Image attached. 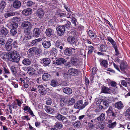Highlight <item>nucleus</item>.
I'll use <instances>...</instances> for the list:
<instances>
[{
  "mask_svg": "<svg viewBox=\"0 0 130 130\" xmlns=\"http://www.w3.org/2000/svg\"><path fill=\"white\" fill-rule=\"evenodd\" d=\"M81 125V123L80 122H77L74 124V127L76 128H78L80 127Z\"/></svg>",
  "mask_w": 130,
  "mask_h": 130,
  "instance_id": "nucleus-54",
  "label": "nucleus"
},
{
  "mask_svg": "<svg viewBox=\"0 0 130 130\" xmlns=\"http://www.w3.org/2000/svg\"><path fill=\"white\" fill-rule=\"evenodd\" d=\"M114 105L115 107L119 110L122 109L124 107L123 104L121 101L115 103Z\"/></svg>",
  "mask_w": 130,
  "mask_h": 130,
  "instance_id": "nucleus-13",
  "label": "nucleus"
},
{
  "mask_svg": "<svg viewBox=\"0 0 130 130\" xmlns=\"http://www.w3.org/2000/svg\"><path fill=\"white\" fill-rule=\"evenodd\" d=\"M68 98L66 96H63L60 100V105L62 107L66 105L67 103Z\"/></svg>",
  "mask_w": 130,
  "mask_h": 130,
  "instance_id": "nucleus-10",
  "label": "nucleus"
},
{
  "mask_svg": "<svg viewBox=\"0 0 130 130\" xmlns=\"http://www.w3.org/2000/svg\"><path fill=\"white\" fill-rule=\"evenodd\" d=\"M72 48H66L64 51V53L65 54L68 56L71 55L72 53ZM73 49H74L72 48Z\"/></svg>",
  "mask_w": 130,
  "mask_h": 130,
  "instance_id": "nucleus-15",
  "label": "nucleus"
},
{
  "mask_svg": "<svg viewBox=\"0 0 130 130\" xmlns=\"http://www.w3.org/2000/svg\"><path fill=\"white\" fill-rule=\"evenodd\" d=\"M10 69L12 74L15 75L17 73L16 68L15 66H12L10 68Z\"/></svg>",
  "mask_w": 130,
  "mask_h": 130,
  "instance_id": "nucleus-44",
  "label": "nucleus"
},
{
  "mask_svg": "<svg viewBox=\"0 0 130 130\" xmlns=\"http://www.w3.org/2000/svg\"><path fill=\"white\" fill-rule=\"evenodd\" d=\"M6 2L3 0L0 2V11L2 12L5 8Z\"/></svg>",
  "mask_w": 130,
  "mask_h": 130,
  "instance_id": "nucleus-27",
  "label": "nucleus"
},
{
  "mask_svg": "<svg viewBox=\"0 0 130 130\" xmlns=\"http://www.w3.org/2000/svg\"><path fill=\"white\" fill-rule=\"evenodd\" d=\"M41 61H42L43 64L44 66H48L50 63L51 61L48 58H45L42 59Z\"/></svg>",
  "mask_w": 130,
  "mask_h": 130,
  "instance_id": "nucleus-17",
  "label": "nucleus"
},
{
  "mask_svg": "<svg viewBox=\"0 0 130 130\" xmlns=\"http://www.w3.org/2000/svg\"><path fill=\"white\" fill-rule=\"evenodd\" d=\"M18 25L17 23L15 22H13L11 24L10 27L11 29H17Z\"/></svg>",
  "mask_w": 130,
  "mask_h": 130,
  "instance_id": "nucleus-49",
  "label": "nucleus"
},
{
  "mask_svg": "<svg viewBox=\"0 0 130 130\" xmlns=\"http://www.w3.org/2000/svg\"><path fill=\"white\" fill-rule=\"evenodd\" d=\"M75 102V99L73 98H71L68 101V104L69 105H72L74 104Z\"/></svg>",
  "mask_w": 130,
  "mask_h": 130,
  "instance_id": "nucleus-58",
  "label": "nucleus"
},
{
  "mask_svg": "<svg viewBox=\"0 0 130 130\" xmlns=\"http://www.w3.org/2000/svg\"><path fill=\"white\" fill-rule=\"evenodd\" d=\"M21 26L24 29V33L26 34L29 33L32 27L31 23L27 21L23 22L21 24Z\"/></svg>",
  "mask_w": 130,
  "mask_h": 130,
  "instance_id": "nucleus-4",
  "label": "nucleus"
},
{
  "mask_svg": "<svg viewBox=\"0 0 130 130\" xmlns=\"http://www.w3.org/2000/svg\"><path fill=\"white\" fill-rule=\"evenodd\" d=\"M57 50L54 48H53L50 51V55L52 56V57H55L57 55Z\"/></svg>",
  "mask_w": 130,
  "mask_h": 130,
  "instance_id": "nucleus-35",
  "label": "nucleus"
},
{
  "mask_svg": "<svg viewBox=\"0 0 130 130\" xmlns=\"http://www.w3.org/2000/svg\"><path fill=\"white\" fill-rule=\"evenodd\" d=\"M42 40L41 38H39L33 40L31 42V44L33 46H36L37 45L38 43L41 41Z\"/></svg>",
  "mask_w": 130,
  "mask_h": 130,
  "instance_id": "nucleus-36",
  "label": "nucleus"
},
{
  "mask_svg": "<svg viewBox=\"0 0 130 130\" xmlns=\"http://www.w3.org/2000/svg\"><path fill=\"white\" fill-rule=\"evenodd\" d=\"M35 3L29 0L27 2V6L29 7H32L35 5Z\"/></svg>",
  "mask_w": 130,
  "mask_h": 130,
  "instance_id": "nucleus-43",
  "label": "nucleus"
},
{
  "mask_svg": "<svg viewBox=\"0 0 130 130\" xmlns=\"http://www.w3.org/2000/svg\"><path fill=\"white\" fill-rule=\"evenodd\" d=\"M63 91L64 93L69 95L71 94L72 92V91L71 89L67 87L63 89Z\"/></svg>",
  "mask_w": 130,
  "mask_h": 130,
  "instance_id": "nucleus-33",
  "label": "nucleus"
},
{
  "mask_svg": "<svg viewBox=\"0 0 130 130\" xmlns=\"http://www.w3.org/2000/svg\"><path fill=\"white\" fill-rule=\"evenodd\" d=\"M120 70L121 71L124 72L129 68L128 65L126 62H122L120 65Z\"/></svg>",
  "mask_w": 130,
  "mask_h": 130,
  "instance_id": "nucleus-5",
  "label": "nucleus"
},
{
  "mask_svg": "<svg viewBox=\"0 0 130 130\" xmlns=\"http://www.w3.org/2000/svg\"><path fill=\"white\" fill-rule=\"evenodd\" d=\"M25 34L26 35L25 37H26L27 39H29L31 38L32 37L30 34V31H29V33Z\"/></svg>",
  "mask_w": 130,
  "mask_h": 130,
  "instance_id": "nucleus-59",
  "label": "nucleus"
},
{
  "mask_svg": "<svg viewBox=\"0 0 130 130\" xmlns=\"http://www.w3.org/2000/svg\"><path fill=\"white\" fill-rule=\"evenodd\" d=\"M63 76L64 78L69 80L71 78V75L69 73L68 74V73H65L63 74Z\"/></svg>",
  "mask_w": 130,
  "mask_h": 130,
  "instance_id": "nucleus-50",
  "label": "nucleus"
},
{
  "mask_svg": "<svg viewBox=\"0 0 130 130\" xmlns=\"http://www.w3.org/2000/svg\"><path fill=\"white\" fill-rule=\"evenodd\" d=\"M8 32L7 29L3 28L0 30V37H5Z\"/></svg>",
  "mask_w": 130,
  "mask_h": 130,
  "instance_id": "nucleus-22",
  "label": "nucleus"
},
{
  "mask_svg": "<svg viewBox=\"0 0 130 130\" xmlns=\"http://www.w3.org/2000/svg\"><path fill=\"white\" fill-rule=\"evenodd\" d=\"M57 33L59 35H63L65 31V27L64 26H58L56 28Z\"/></svg>",
  "mask_w": 130,
  "mask_h": 130,
  "instance_id": "nucleus-8",
  "label": "nucleus"
},
{
  "mask_svg": "<svg viewBox=\"0 0 130 130\" xmlns=\"http://www.w3.org/2000/svg\"><path fill=\"white\" fill-rule=\"evenodd\" d=\"M100 64L101 66H103L105 68H107L108 66V62L106 60H102L100 61Z\"/></svg>",
  "mask_w": 130,
  "mask_h": 130,
  "instance_id": "nucleus-39",
  "label": "nucleus"
},
{
  "mask_svg": "<svg viewBox=\"0 0 130 130\" xmlns=\"http://www.w3.org/2000/svg\"><path fill=\"white\" fill-rule=\"evenodd\" d=\"M15 102L17 103V106L19 107H21V106L22 104L23 103V102L20 101L18 99H16Z\"/></svg>",
  "mask_w": 130,
  "mask_h": 130,
  "instance_id": "nucleus-52",
  "label": "nucleus"
},
{
  "mask_svg": "<svg viewBox=\"0 0 130 130\" xmlns=\"http://www.w3.org/2000/svg\"><path fill=\"white\" fill-rule=\"evenodd\" d=\"M116 122H115L113 123H111L108 125V127L109 128H113L116 125Z\"/></svg>",
  "mask_w": 130,
  "mask_h": 130,
  "instance_id": "nucleus-55",
  "label": "nucleus"
},
{
  "mask_svg": "<svg viewBox=\"0 0 130 130\" xmlns=\"http://www.w3.org/2000/svg\"><path fill=\"white\" fill-rule=\"evenodd\" d=\"M69 119L72 121H74L76 119V116L74 115L70 116H68Z\"/></svg>",
  "mask_w": 130,
  "mask_h": 130,
  "instance_id": "nucleus-60",
  "label": "nucleus"
},
{
  "mask_svg": "<svg viewBox=\"0 0 130 130\" xmlns=\"http://www.w3.org/2000/svg\"><path fill=\"white\" fill-rule=\"evenodd\" d=\"M105 118V116L104 114L102 113L97 118L98 120L99 121H102Z\"/></svg>",
  "mask_w": 130,
  "mask_h": 130,
  "instance_id": "nucleus-40",
  "label": "nucleus"
},
{
  "mask_svg": "<svg viewBox=\"0 0 130 130\" xmlns=\"http://www.w3.org/2000/svg\"><path fill=\"white\" fill-rule=\"evenodd\" d=\"M69 73L72 76L77 75L79 72V71L76 69L71 68L68 70Z\"/></svg>",
  "mask_w": 130,
  "mask_h": 130,
  "instance_id": "nucleus-9",
  "label": "nucleus"
},
{
  "mask_svg": "<svg viewBox=\"0 0 130 130\" xmlns=\"http://www.w3.org/2000/svg\"><path fill=\"white\" fill-rule=\"evenodd\" d=\"M69 109L66 108H63L61 110L60 112L62 114L66 115L69 112ZM73 111V110H71L70 111H69L70 113H71V112H72Z\"/></svg>",
  "mask_w": 130,
  "mask_h": 130,
  "instance_id": "nucleus-31",
  "label": "nucleus"
},
{
  "mask_svg": "<svg viewBox=\"0 0 130 130\" xmlns=\"http://www.w3.org/2000/svg\"><path fill=\"white\" fill-rule=\"evenodd\" d=\"M110 89L108 88L107 87L103 86L102 87V91L103 93H110Z\"/></svg>",
  "mask_w": 130,
  "mask_h": 130,
  "instance_id": "nucleus-30",
  "label": "nucleus"
},
{
  "mask_svg": "<svg viewBox=\"0 0 130 130\" xmlns=\"http://www.w3.org/2000/svg\"><path fill=\"white\" fill-rule=\"evenodd\" d=\"M42 79L44 81H47L50 79V74L48 73H44L42 76Z\"/></svg>",
  "mask_w": 130,
  "mask_h": 130,
  "instance_id": "nucleus-18",
  "label": "nucleus"
},
{
  "mask_svg": "<svg viewBox=\"0 0 130 130\" xmlns=\"http://www.w3.org/2000/svg\"><path fill=\"white\" fill-rule=\"evenodd\" d=\"M88 34L90 37L93 40L97 38V36L95 33L91 30H89L88 32ZM97 39H98L97 38Z\"/></svg>",
  "mask_w": 130,
  "mask_h": 130,
  "instance_id": "nucleus-24",
  "label": "nucleus"
},
{
  "mask_svg": "<svg viewBox=\"0 0 130 130\" xmlns=\"http://www.w3.org/2000/svg\"><path fill=\"white\" fill-rule=\"evenodd\" d=\"M66 23L64 25V27L67 28H69L71 26V24L70 22L68 21H66Z\"/></svg>",
  "mask_w": 130,
  "mask_h": 130,
  "instance_id": "nucleus-53",
  "label": "nucleus"
},
{
  "mask_svg": "<svg viewBox=\"0 0 130 130\" xmlns=\"http://www.w3.org/2000/svg\"><path fill=\"white\" fill-rule=\"evenodd\" d=\"M40 33L41 31L39 28H35L34 29L33 34L35 37H39Z\"/></svg>",
  "mask_w": 130,
  "mask_h": 130,
  "instance_id": "nucleus-21",
  "label": "nucleus"
},
{
  "mask_svg": "<svg viewBox=\"0 0 130 130\" xmlns=\"http://www.w3.org/2000/svg\"><path fill=\"white\" fill-rule=\"evenodd\" d=\"M106 112L107 115L113 117L115 116V115L113 111L112 107H110Z\"/></svg>",
  "mask_w": 130,
  "mask_h": 130,
  "instance_id": "nucleus-41",
  "label": "nucleus"
},
{
  "mask_svg": "<svg viewBox=\"0 0 130 130\" xmlns=\"http://www.w3.org/2000/svg\"><path fill=\"white\" fill-rule=\"evenodd\" d=\"M72 13V12H68L67 14L66 15L67 17L68 18H70V19L72 18L73 17L71 15Z\"/></svg>",
  "mask_w": 130,
  "mask_h": 130,
  "instance_id": "nucleus-61",
  "label": "nucleus"
},
{
  "mask_svg": "<svg viewBox=\"0 0 130 130\" xmlns=\"http://www.w3.org/2000/svg\"><path fill=\"white\" fill-rule=\"evenodd\" d=\"M107 39L108 41L111 43L113 47L117 45L115 42L110 37L108 36L107 37Z\"/></svg>",
  "mask_w": 130,
  "mask_h": 130,
  "instance_id": "nucleus-38",
  "label": "nucleus"
},
{
  "mask_svg": "<svg viewBox=\"0 0 130 130\" xmlns=\"http://www.w3.org/2000/svg\"><path fill=\"white\" fill-rule=\"evenodd\" d=\"M45 33L46 35L50 37L52 35L53 30L50 28H48L46 30Z\"/></svg>",
  "mask_w": 130,
  "mask_h": 130,
  "instance_id": "nucleus-42",
  "label": "nucleus"
},
{
  "mask_svg": "<svg viewBox=\"0 0 130 130\" xmlns=\"http://www.w3.org/2000/svg\"><path fill=\"white\" fill-rule=\"evenodd\" d=\"M21 3L18 0H15L13 2V6L14 8L17 9H19L21 6Z\"/></svg>",
  "mask_w": 130,
  "mask_h": 130,
  "instance_id": "nucleus-14",
  "label": "nucleus"
},
{
  "mask_svg": "<svg viewBox=\"0 0 130 130\" xmlns=\"http://www.w3.org/2000/svg\"><path fill=\"white\" fill-rule=\"evenodd\" d=\"M62 125L59 122H57L54 126V127L59 129H61L62 127Z\"/></svg>",
  "mask_w": 130,
  "mask_h": 130,
  "instance_id": "nucleus-47",
  "label": "nucleus"
},
{
  "mask_svg": "<svg viewBox=\"0 0 130 130\" xmlns=\"http://www.w3.org/2000/svg\"><path fill=\"white\" fill-rule=\"evenodd\" d=\"M44 106V109L47 113L51 114L54 112L53 109L51 107L46 105H45Z\"/></svg>",
  "mask_w": 130,
  "mask_h": 130,
  "instance_id": "nucleus-19",
  "label": "nucleus"
},
{
  "mask_svg": "<svg viewBox=\"0 0 130 130\" xmlns=\"http://www.w3.org/2000/svg\"><path fill=\"white\" fill-rule=\"evenodd\" d=\"M107 48V45L103 44H101L100 47L99 48V51L101 52H105Z\"/></svg>",
  "mask_w": 130,
  "mask_h": 130,
  "instance_id": "nucleus-28",
  "label": "nucleus"
},
{
  "mask_svg": "<svg viewBox=\"0 0 130 130\" xmlns=\"http://www.w3.org/2000/svg\"><path fill=\"white\" fill-rule=\"evenodd\" d=\"M5 47L6 49L8 51H10L12 48V44L6 43L5 45Z\"/></svg>",
  "mask_w": 130,
  "mask_h": 130,
  "instance_id": "nucleus-46",
  "label": "nucleus"
},
{
  "mask_svg": "<svg viewBox=\"0 0 130 130\" xmlns=\"http://www.w3.org/2000/svg\"><path fill=\"white\" fill-rule=\"evenodd\" d=\"M3 70L4 72L5 73L9 74L10 73L9 70L7 67H3Z\"/></svg>",
  "mask_w": 130,
  "mask_h": 130,
  "instance_id": "nucleus-64",
  "label": "nucleus"
},
{
  "mask_svg": "<svg viewBox=\"0 0 130 130\" xmlns=\"http://www.w3.org/2000/svg\"><path fill=\"white\" fill-rule=\"evenodd\" d=\"M15 15V13L13 11H7L4 14V16L5 18H7L8 17L13 16Z\"/></svg>",
  "mask_w": 130,
  "mask_h": 130,
  "instance_id": "nucleus-32",
  "label": "nucleus"
},
{
  "mask_svg": "<svg viewBox=\"0 0 130 130\" xmlns=\"http://www.w3.org/2000/svg\"><path fill=\"white\" fill-rule=\"evenodd\" d=\"M27 73L30 75H33L35 73V70L34 69L31 67H28L27 69Z\"/></svg>",
  "mask_w": 130,
  "mask_h": 130,
  "instance_id": "nucleus-25",
  "label": "nucleus"
},
{
  "mask_svg": "<svg viewBox=\"0 0 130 130\" xmlns=\"http://www.w3.org/2000/svg\"><path fill=\"white\" fill-rule=\"evenodd\" d=\"M75 108L78 109L79 110L84 108V106H83V101L82 100H79L76 102L74 105Z\"/></svg>",
  "mask_w": 130,
  "mask_h": 130,
  "instance_id": "nucleus-6",
  "label": "nucleus"
},
{
  "mask_svg": "<svg viewBox=\"0 0 130 130\" xmlns=\"http://www.w3.org/2000/svg\"><path fill=\"white\" fill-rule=\"evenodd\" d=\"M72 23L75 26H76V23L77 22V20L74 17H73L70 20Z\"/></svg>",
  "mask_w": 130,
  "mask_h": 130,
  "instance_id": "nucleus-57",
  "label": "nucleus"
},
{
  "mask_svg": "<svg viewBox=\"0 0 130 130\" xmlns=\"http://www.w3.org/2000/svg\"><path fill=\"white\" fill-rule=\"evenodd\" d=\"M44 12L43 10L41 8L38 9L37 15L40 18H42L44 16Z\"/></svg>",
  "mask_w": 130,
  "mask_h": 130,
  "instance_id": "nucleus-16",
  "label": "nucleus"
},
{
  "mask_svg": "<svg viewBox=\"0 0 130 130\" xmlns=\"http://www.w3.org/2000/svg\"><path fill=\"white\" fill-rule=\"evenodd\" d=\"M60 45H64V44H62L61 43V41L58 40L57 41L56 43H55V46L57 48H58L59 46Z\"/></svg>",
  "mask_w": 130,
  "mask_h": 130,
  "instance_id": "nucleus-56",
  "label": "nucleus"
},
{
  "mask_svg": "<svg viewBox=\"0 0 130 130\" xmlns=\"http://www.w3.org/2000/svg\"><path fill=\"white\" fill-rule=\"evenodd\" d=\"M42 45L43 47L46 49L48 48L51 45L50 41H45L43 42Z\"/></svg>",
  "mask_w": 130,
  "mask_h": 130,
  "instance_id": "nucleus-20",
  "label": "nucleus"
},
{
  "mask_svg": "<svg viewBox=\"0 0 130 130\" xmlns=\"http://www.w3.org/2000/svg\"><path fill=\"white\" fill-rule=\"evenodd\" d=\"M88 50L87 54H91L94 50V47L92 46H88Z\"/></svg>",
  "mask_w": 130,
  "mask_h": 130,
  "instance_id": "nucleus-45",
  "label": "nucleus"
},
{
  "mask_svg": "<svg viewBox=\"0 0 130 130\" xmlns=\"http://www.w3.org/2000/svg\"><path fill=\"white\" fill-rule=\"evenodd\" d=\"M39 92L41 94L44 95L45 93V89L44 86L42 85H39L37 87Z\"/></svg>",
  "mask_w": 130,
  "mask_h": 130,
  "instance_id": "nucleus-12",
  "label": "nucleus"
},
{
  "mask_svg": "<svg viewBox=\"0 0 130 130\" xmlns=\"http://www.w3.org/2000/svg\"><path fill=\"white\" fill-rule=\"evenodd\" d=\"M31 61L29 59L25 58L22 61V64L28 66L30 64Z\"/></svg>",
  "mask_w": 130,
  "mask_h": 130,
  "instance_id": "nucleus-37",
  "label": "nucleus"
},
{
  "mask_svg": "<svg viewBox=\"0 0 130 130\" xmlns=\"http://www.w3.org/2000/svg\"><path fill=\"white\" fill-rule=\"evenodd\" d=\"M112 98L108 97L104 101L99 100L97 102V105L100 108L105 109L109 106V103H111Z\"/></svg>",
  "mask_w": 130,
  "mask_h": 130,
  "instance_id": "nucleus-1",
  "label": "nucleus"
},
{
  "mask_svg": "<svg viewBox=\"0 0 130 130\" xmlns=\"http://www.w3.org/2000/svg\"><path fill=\"white\" fill-rule=\"evenodd\" d=\"M50 84L52 86L56 87L58 85L57 81L55 80H53L51 82Z\"/></svg>",
  "mask_w": 130,
  "mask_h": 130,
  "instance_id": "nucleus-48",
  "label": "nucleus"
},
{
  "mask_svg": "<svg viewBox=\"0 0 130 130\" xmlns=\"http://www.w3.org/2000/svg\"><path fill=\"white\" fill-rule=\"evenodd\" d=\"M31 82L30 80L28 79L25 80L24 82H23L22 84L24 87L27 88L30 85Z\"/></svg>",
  "mask_w": 130,
  "mask_h": 130,
  "instance_id": "nucleus-26",
  "label": "nucleus"
},
{
  "mask_svg": "<svg viewBox=\"0 0 130 130\" xmlns=\"http://www.w3.org/2000/svg\"><path fill=\"white\" fill-rule=\"evenodd\" d=\"M0 56L1 58L3 60L6 61H8L10 59L9 55L6 53H4L2 52H0Z\"/></svg>",
  "mask_w": 130,
  "mask_h": 130,
  "instance_id": "nucleus-7",
  "label": "nucleus"
},
{
  "mask_svg": "<svg viewBox=\"0 0 130 130\" xmlns=\"http://www.w3.org/2000/svg\"><path fill=\"white\" fill-rule=\"evenodd\" d=\"M17 29H11L10 30V34L12 36L15 35L17 33Z\"/></svg>",
  "mask_w": 130,
  "mask_h": 130,
  "instance_id": "nucleus-51",
  "label": "nucleus"
},
{
  "mask_svg": "<svg viewBox=\"0 0 130 130\" xmlns=\"http://www.w3.org/2000/svg\"><path fill=\"white\" fill-rule=\"evenodd\" d=\"M65 62V60L64 59L60 58L56 61V63L57 65H59L64 64Z\"/></svg>",
  "mask_w": 130,
  "mask_h": 130,
  "instance_id": "nucleus-29",
  "label": "nucleus"
},
{
  "mask_svg": "<svg viewBox=\"0 0 130 130\" xmlns=\"http://www.w3.org/2000/svg\"><path fill=\"white\" fill-rule=\"evenodd\" d=\"M41 49L38 48L36 47H34L29 49L28 52L32 56L35 55L40 56L42 53Z\"/></svg>",
  "mask_w": 130,
  "mask_h": 130,
  "instance_id": "nucleus-3",
  "label": "nucleus"
},
{
  "mask_svg": "<svg viewBox=\"0 0 130 130\" xmlns=\"http://www.w3.org/2000/svg\"><path fill=\"white\" fill-rule=\"evenodd\" d=\"M30 90L31 91L37 92V87L36 86H31L30 87Z\"/></svg>",
  "mask_w": 130,
  "mask_h": 130,
  "instance_id": "nucleus-62",
  "label": "nucleus"
},
{
  "mask_svg": "<svg viewBox=\"0 0 130 130\" xmlns=\"http://www.w3.org/2000/svg\"><path fill=\"white\" fill-rule=\"evenodd\" d=\"M67 40L68 42L73 44L75 42V38L73 37L69 36L67 38Z\"/></svg>",
  "mask_w": 130,
  "mask_h": 130,
  "instance_id": "nucleus-34",
  "label": "nucleus"
},
{
  "mask_svg": "<svg viewBox=\"0 0 130 130\" xmlns=\"http://www.w3.org/2000/svg\"><path fill=\"white\" fill-rule=\"evenodd\" d=\"M55 118L60 121H63V120L66 119V117L62 116L59 113H57L55 117Z\"/></svg>",
  "mask_w": 130,
  "mask_h": 130,
  "instance_id": "nucleus-23",
  "label": "nucleus"
},
{
  "mask_svg": "<svg viewBox=\"0 0 130 130\" xmlns=\"http://www.w3.org/2000/svg\"><path fill=\"white\" fill-rule=\"evenodd\" d=\"M12 107V108L14 109H16L18 108V106L17 103L14 102H13L11 105H10Z\"/></svg>",
  "mask_w": 130,
  "mask_h": 130,
  "instance_id": "nucleus-63",
  "label": "nucleus"
},
{
  "mask_svg": "<svg viewBox=\"0 0 130 130\" xmlns=\"http://www.w3.org/2000/svg\"><path fill=\"white\" fill-rule=\"evenodd\" d=\"M10 60L12 62L18 63L20 60V55L17 51L14 50L9 54Z\"/></svg>",
  "mask_w": 130,
  "mask_h": 130,
  "instance_id": "nucleus-2",
  "label": "nucleus"
},
{
  "mask_svg": "<svg viewBox=\"0 0 130 130\" xmlns=\"http://www.w3.org/2000/svg\"><path fill=\"white\" fill-rule=\"evenodd\" d=\"M32 13V9L28 8L24 9L22 12V14L25 16H28L31 14Z\"/></svg>",
  "mask_w": 130,
  "mask_h": 130,
  "instance_id": "nucleus-11",
  "label": "nucleus"
}]
</instances>
